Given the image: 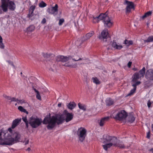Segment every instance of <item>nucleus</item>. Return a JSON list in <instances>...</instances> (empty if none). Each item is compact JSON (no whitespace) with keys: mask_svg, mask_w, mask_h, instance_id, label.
Masks as SVG:
<instances>
[{"mask_svg":"<svg viewBox=\"0 0 153 153\" xmlns=\"http://www.w3.org/2000/svg\"><path fill=\"white\" fill-rule=\"evenodd\" d=\"M64 119V117L63 114L57 115L56 117L53 116L50 117L49 116L45 117L43 121L44 124H48L47 128L50 130L53 128L55 126L56 123L58 124H61Z\"/></svg>","mask_w":153,"mask_h":153,"instance_id":"obj_1","label":"nucleus"},{"mask_svg":"<svg viewBox=\"0 0 153 153\" xmlns=\"http://www.w3.org/2000/svg\"><path fill=\"white\" fill-rule=\"evenodd\" d=\"M145 68L144 67L142 69L140 70L139 72H136L132 76L133 79L132 80V86L134 88L131 90L130 93L128 95H130L132 94L135 92L137 88V85H140L141 82L140 81H138L139 79L143 77L145 73Z\"/></svg>","mask_w":153,"mask_h":153,"instance_id":"obj_2","label":"nucleus"},{"mask_svg":"<svg viewBox=\"0 0 153 153\" xmlns=\"http://www.w3.org/2000/svg\"><path fill=\"white\" fill-rule=\"evenodd\" d=\"M100 20H102L105 27H109L112 26L113 22L108 16L107 12L101 13L98 16L93 17V22L94 23H98Z\"/></svg>","mask_w":153,"mask_h":153,"instance_id":"obj_3","label":"nucleus"},{"mask_svg":"<svg viewBox=\"0 0 153 153\" xmlns=\"http://www.w3.org/2000/svg\"><path fill=\"white\" fill-rule=\"evenodd\" d=\"M6 134V131L1 130L0 132V145H11L15 143L12 136Z\"/></svg>","mask_w":153,"mask_h":153,"instance_id":"obj_4","label":"nucleus"},{"mask_svg":"<svg viewBox=\"0 0 153 153\" xmlns=\"http://www.w3.org/2000/svg\"><path fill=\"white\" fill-rule=\"evenodd\" d=\"M87 130L84 127H81L78 128L77 131L78 140L83 142L85 140L87 135Z\"/></svg>","mask_w":153,"mask_h":153,"instance_id":"obj_5","label":"nucleus"},{"mask_svg":"<svg viewBox=\"0 0 153 153\" xmlns=\"http://www.w3.org/2000/svg\"><path fill=\"white\" fill-rule=\"evenodd\" d=\"M103 143H109L112 146H116L118 140L115 137L110 136L108 135H105L103 137Z\"/></svg>","mask_w":153,"mask_h":153,"instance_id":"obj_6","label":"nucleus"},{"mask_svg":"<svg viewBox=\"0 0 153 153\" xmlns=\"http://www.w3.org/2000/svg\"><path fill=\"white\" fill-rule=\"evenodd\" d=\"M42 120L37 117L32 116L30 118L29 123L33 128H35L40 125L42 123Z\"/></svg>","mask_w":153,"mask_h":153,"instance_id":"obj_7","label":"nucleus"},{"mask_svg":"<svg viewBox=\"0 0 153 153\" xmlns=\"http://www.w3.org/2000/svg\"><path fill=\"white\" fill-rule=\"evenodd\" d=\"M127 116L126 112L124 110H122L119 112L114 118L119 120H122L125 119Z\"/></svg>","mask_w":153,"mask_h":153,"instance_id":"obj_8","label":"nucleus"},{"mask_svg":"<svg viewBox=\"0 0 153 153\" xmlns=\"http://www.w3.org/2000/svg\"><path fill=\"white\" fill-rule=\"evenodd\" d=\"M48 7L47 10V12L50 14H53V15H56L57 14L58 11V5L56 4L54 7L51 6Z\"/></svg>","mask_w":153,"mask_h":153,"instance_id":"obj_9","label":"nucleus"},{"mask_svg":"<svg viewBox=\"0 0 153 153\" xmlns=\"http://www.w3.org/2000/svg\"><path fill=\"white\" fill-rule=\"evenodd\" d=\"M72 59L70 56H58L56 57V60L58 62L61 61L62 62H66Z\"/></svg>","mask_w":153,"mask_h":153,"instance_id":"obj_10","label":"nucleus"},{"mask_svg":"<svg viewBox=\"0 0 153 153\" xmlns=\"http://www.w3.org/2000/svg\"><path fill=\"white\" fill-rule=\"evenodd\" d=\"M7 6V10L5 11L4 10H3L4 12H7L8 10V8L11 11L14 10L16 8V5L14 2L12 1H10L6 4Z\"/></svg>","mask_w":153,"mask_h":153,"instance_id":"obj_11","label":"nucleus"},{"mask_svg":"<svg viewBox=\"0 0 153 153\" xmlns=\"http://www.w3.org/2000/svg\"><path fill=\"white\" fill-rule=\"evenodd\" d=\"M124 4L127 5L126 10L127 12H130L131 9L134 8V4L132 2L125 0L124 2Z\"/></svg>","mask_w":153,"mask_h":153,"instance_id":"obj_12","label":"nucleus"},{"mask_svg":"<svg viewBox=\"0 0 153 153\" xmlns=\"http://www.w3.org/2000/svg\"><path fill=\"white\" fill-rule=\"evenodd\" d=\"M63 114L65 115V120L66 122H68L71 121L73 118V114L72 113L68 112V111L66 110L64 111Z\"/></svg>","mask_w":153,"mask_h":153,"instance_id":"obj_13","label":"nucleus"},{"mask_svg":"<svg viewBox=\"0 0 153 153\" xmlns=\"http://www.w3.org/2000/svg\"><path fill=\"white\" fill-rule=\"evenodd\" d=\"M109 35L107 29L104 30L101 33V35L99 36V38L102 39H107L109 37Z\"/></svg>","mask_w":153,"mask_h":153,"instance_id":"obj_14","label":"nucleus"},{"mask_svg":"<svg viewBox=\"0 0 153 153\" xmlns=\"http://www.w3.org/2000/svg\"><path fill=\"white\" fill-rule=\"evenodd\" d=\"M146 77L149 80H153V70L149 69L147 71L146 74Z\"/></svg>","mask_w":153,"mask_h":153,"instance_id":"obj_15","label":"nucleus"},{"mask_svg":"<svg viewBox=\"0 0 153 153\" xmlns=\"http://www.w3.org/2000/svg\"><path fill=\"white\" fill-rule=\"evenodd\" d=\"M111 46L112 49L113 48L115 50H120L123 48V46L121 44L117 43L114 41L112 42Z\"/></svg>","mask_w":153,"mask_h":153,"instance_id":"obj_16","label":"nucleus"},{"mask_svg":"<svg viewBox=\"0 0 153 153\" xmlns=\"http://www.w3.org/2000/svg\"><path fill=\"white\" fill-rule=\"evenodd\" d=\"M75 59V58H73L72 60L74 61H77L80 60L82 61V62L80 64H84L87 63V62L88 60V59H85L83 58H81L78 56L77 57H76Z\"/></svg>","mask_w":153,"mask_h":153,"instance_id":"obj_17","label":"nucleus"},{"mask_svg":"<svg viewBox=\"0 0 153 153\" xmlns=\"http://www.w3.org/2000/svg\"><path fill=\"white\" fill-rule=\"evenodd\" d=\"M9 1V0H1V7L3 10H4L5 11L7 10V6L6 4Z\"/></svg>","mask_w":153,"mask_h":153,"instance_id":"obj_18","label":"nucleus"},{"mask_svg":"<svg viewBox=\"0 0 153 153\" xmlns=\"http://www.w3.org/2000/svg\"><path fill=\"white\" fill-rule=\"evenodd\" d=\"M109 118V117H106L102 118L99 123L100 126H103L104 124L108 120Z\"/></svg>","mask_w":153,"mask_h":153,"instance_id":"obj_19","label":"nucleus"},{"mask_svg":"<svg viewBox=\"0 0 153 153\" xmlns=\"http://www.w3.org/2000/svg\"><path fill=\"white\" fill-rule=\"evenodd\" d=\"M12 137L13 138L14 137V140L15 143L19 142L20 138V135L19 134L15 132L12 135Z\"/></svg>","mask_w":153,"mask_h":153,"instance_id":"obj_20","label":"nucleus"},{"mask_svg":"<svg viewBox=\"0 0 153 153\" xmlns=\"http://www.w3.org/2000/svg\"><path fill=\"white\" fill-rule=\"evenodd\" d=\"M21 119H16L13 121L12 125V128L13 129L17 125L18 123L21 121Z\"/></svg>","mask_w":153,"mask_h":153,"instance_id":"obj_21","label":"nucleus"},{"mask_svg":"<svg viewBox=\"0 0 153 153\" xmlns=\"http://www.w3.org/2000/svg\"><path fill=\"white\" fill-rule=\"evenodd\" d=\"M67 106L69 109L72 110L76 107V104L74 102H71L68 104Z\"/></svg>","mask_w":153,"mask_h":153,"instance_id":"obj_22","label":"nucleus"},{"mask_svg":"<svg viewBox=\"0 0 153 153\" xmlns=\"http://www.w3.org/2000/svg\"><path fill=\"white\" fill-rule=\"evenodd\" d=\"M116 146L119 147L120 148H128V146H125L122 142H120L118 140V142L117 143V145Z\"/></svg>","mask_w":153,"mask_h":153,"instance_id":"obj_23","label":"nucleus"},{"mask_svg":"<svg viewBox=\"0 0 153 153\" xmlns=\"http://www.w3.org/2000/svg\"><path fill=\"white\" fill-rule=\"evenodd\" d=\"M94 34L93 31H91L86 34L85 36V40H87L90 39Z\"/></svg>","mask_w":153,"mask_h":153,"instance_id":"obj_24","label":"nucleus"},{"mask_svg":"<svg viewBox=\"0 0 153 153\" xmlns=\"http://www.w3.org/2000/svg\"><path fill=\"white\" fill-rule=\"evenodd\" d=\"M33 90L36 93V98L39 100H41V96L39 92L36 89L34 88H33Z\"/></svg>","mask_w":153,"mask_h":153,"instance_id":"obj_25","label":"nucleus"},{"mask_svg":"<svg viewBox=\"0 0 153 153\" xmlns=\"http://www.w3.org/2000/svg\"><path fill=\"white\" fill-rule=\"evenodd\" d=\"M152 12L151 11H149L145 13L144 15H143V16L140 17V19H143L146 18L149 16L151 15L152 14Z\"/></svg>","mask_w":153,"mask_h":153,"instance_id":"obj_26","label":"nucleus"},{"mask_svg":"<svg viewBox=\"0 0 153 153\" xmlns=\"http://www.w3.org/2000/svg\"><path fill=\"white\" fill-rule=\"evenodd\" d=\"M105 144L102 145L103 149L105 151H107L108 148H110L111 146V144H109V143H105Z\"/></svg>","mask_w":153,"mask_h":153,"instance_id":"obj_27","label":"nucleus"},{"mask_svg":"<svg viewBox=\"0 0 153 153\" xmlns=\"http://www.w3.org/2000/svg\"><path fill=\"white\" fill-rule=\"evenodd\" d=\"M106 102L108 105H111L114 103L113 101L110 98L107 99L106 100Z\"/></svg>","mask_w":153,"mask_h":153,"instance_id":"obj_28","label":"nucleus"},{"mask_svg":"<svg viewBox=\"0 0 153 153\" xmlns=\"http://www.w3.org/2000/svg\"><path fill=\"white\" fill-rule=\"evenodd\" d=\"M78 106L80 109L82 110L83 111H85L86 110V106L84 104L79 103L78 104Z\"/></svg>","mask_w":153,"mask_h":153,"instance_id":"obj_29","label":"nucleus"},{"mask_svg":"<svg viewBox=\"0 0 153 153\" xmlns=\"http://www.w3.org/2000/svg\"><path fill=\"white\" fill-rule=\"evenodd\" d=\"M12 128L11 127V128H10L8 129V131H9V132L6 131H4L3 129H2L4 131H6L7 134H7L6 135L12 136V135L13 134V131H12Z\"/></svg>","mask_w":153,"mask_h":153,"instance_id":"obj_30","label":"nucleus"},{"mask_svg":"<svg viewBox=\"0 0 153 153\" xmlns=\"http://www.w3.org/2000/svg\"><path fill=\"white\" fill-rule=\"evenodd\" d=\"M92 79L93 82L96 84H99L100 83V82L96 77H93Z\"/></svg>","mask_w":153,"mask_h":153,"instance_id":"obj_31","label":"nucleus"},{"mask_svg":"<svg viewBox=\"0 0 153 153\" xmlns=\"http://www.w3.org/2000/svg\"><path fill=\"white\" fill-rule=\"evenodd\" d=\"M133 42L131 40H125L124 42V44L126 45L127 46H129L130 45L133 44Z\"/></svg>","mask_w":153,"mask_h":153,"instance_id":"obj_32","label":"nucleus"},{"mask_svg":"<svg viewBox=\"0 0 153 153\" xmlns=\"http://www.w3.org/2000/svg\"><path fill=\"white\" fill-rule=\"evenodd\" d=\"M18 109L21 112L25 113L27 114H28V111H27L22 106H19L18 108Z\"/></svg>","mask_w":153,"mask_h":153,"instance_id":"obj_33","label":"nucleus"},{"mask_svg":"<svg viewBox=\"0 0 153 153\" xmlns=\"http://www.w3.org/2000/svg\"><path fill=\"white\" fill-rule=\"evenodd\" d=\"M135 120L134 117L132 115H129L128 117V121L131 123H133Z\"/></svg>","mask_w":153,"mask_h":153,"instance_id":"obj_34","label":"nucleus"},{"mask_svg":"<svg viewBox=\"0 0 153 153\" xmlns=\"http://www.w3.org/2000/svg\"><path fill=\"white\" fill-rule=\"evenodd\" d=\"M64 65L65 66L70 67L71 68H76L77 67V64L76 63L72 64V65H70L68 63H65Z\"/></svg>","mask_w":153,"mask_h":153,"instance_id":"obj_35","label":"nucleus"},{"mask_svg":"<svg viewBox=\"0 0 153 153\" xmlns=\"http://www.w3.org/2000/svg\"><path fill=\"white\" fill-rule=\"evenodd\" d=\"M4 46L3 43V39L2 37L0 35V48L1 49H4Z\"/></svg>","mask_w":153,"mask_h":153,"instance_id":"obj_36","label":"nucleus"},{"mask_svg":"<svg viewBox=\"0 0 153 153\" xmlns=\"http://www.w3.org/2000/svg\"><path fill=\"white\" fill-rule=\"evenodd\" d=\"M153 41V39L152 36H149L146 40H144V42L146 43L151 42Z\"/></svg>","mask_w":153,"mask_h":153,"instance_id":"obj_37","label":"nucleus"},{"mask_svg":"<svg viewBox=\"0 0 153 153\" xmlns=\"http://www.w3.org/2000/svg\"><path fill=\"white\" fill-rule=\"evenodd\" d=\"M39 7L41 8H43L47 6V4L43 1H42L39 4Z\"/></svg>","mask_w":153,"mask_h":153,"instance_id":"obj_38","label":"nucleus"},{"mask_svg":"<svg viewBox=\"0 0 153 153\" xmlns=\"http://www.w3.org/2000/svg\"><path fill=\"white\" fill-rule=\"evenodd\" d=\"M35 28V27L33 25H30L27 28V30L29 32H32L34 30Z\"/></svg>","mask_w":153,"mask_h":153,"instance_id":"obj_39","label":"nucleus"},{"mask_svg":"<svg viewBox=\"0 0 153 153\" xmlns=\"http://www.w3.org/2000/svg\"><path fill=\"white\" fill-rule=\"evenodd\" d=\"M7 62H8V63L9 65H10L12 66L13 68L14 69H16V67L14 65L13 62L10 61H7Z\"/></svg>","mask_w":153,"mask_h":153,"instance_id":"obj_40","label":"nucleus"},{"mask_svg":"<svg viewBox=\"0 0 153 153\" xmlns=\"http://www.w3.org/2000/svg\"><path fill=\"white\" fill-rule=\"evenodd\" d=\"M17 103L19 104H22L25 103V101L23 99L21 100H19L18 99Z\"/></svg>","mask_w":153,"mask_h":153,"instance_id":"obj_41","label":"nucleus"},{"mask_svg":"<svg viewBox=\"0 0 153 153\" xmlns=\"http://www.w3.org/2000/svg\"><path fill=\"white\" fill-rule=\"evenodd\" d=\"M64 22V19H61L59 20V25H61Z\"/></svg>","mask_w":153,"mask_h":153,"instance_id":"obj_42","label":"nucleus"},{"mask_svg":"<svg viewBox=\"0 0 153 153\" xmlns=\"http://www.w3.org/2000/svg\"><path fill=\"white\" fill-rule=\"evenodd\" d=\"M18 99L15 97L11 98V101H15L17 102Z\"/></svg>","mask_w":153,"mask_h":153,"instance_id":"obj_43","label":"nucleus"},{"mask_svg":"<svg viewBox=\"0 0 153 153\" xmlns=\"http://www.w3.org/2000/svg\"><path fill=\"white\" fill-rule=\"evenodd\" d=\"M22 119L25 123L28 122L26 116L23 117Z\"/></svg>","mask_w":153,"mask_h":153,"instance_id":"obj_44","label":"nucleus"},{"mask_svg":"<svg viewBox=\"0 0 153 153\" xmlns=\"http://www.w3.org/2000/svg\"><path fill=\"white\" fill-rule=\"evenodd\" d=\"M35 6H31L30 7V10H32V13H33V11H34V10H35Z\"/></svg>","mask_w":153,"mask_h":153,"instance_id":"obj_45","label":"nucleus"},{"mask_svg":"<svg viewBox=\"0 0 153 153\" xmlns=\"http://www.w3.org/2000/svg\"><path fill=\"white\" fill-rule=\"evenodd\" d=\"M151 105V103L150 101L149 100L147 102V105L148 107L149 108L150 107Z\"/></svg>","mask_w":153,"mask_h":153,"instance_id":"obj_46","label":"nucleus"},{"mask_svg":"<svg viewBox=\"0 0 153 153\" xmlns=\"http://www.w3.org/2000/svg\"><path fill=\"white\" fill-rule=\"evenodd\" d=\"M46 22V19L45 18L43 19L42 21L41 22V23L42 24H45Z\"/></svg>","mask_w":153,"mask_h":153,"instance_id":"obj_47","label":"nucleus"},{"mask_svg":"<svg viewBox=\"0 0 153 153\" xmlns=\"http://www.w3.org/2000/svg\"><path fill=\"white\" fill-rule=\"evenodd\" d=\"M132 64V62H129L128 63V66L129 68H130Z\"/></svg>","mask_w":153,"mask_h":153,"instance_id":"obj_48","label":"nucleus"},{"mask_svg":"<svg viewBox=\"0 0 153 153\" xmlns=\"http://www.w3.org/2000/svg\"><path fill=\"white\" fill-rule=\"evenodd\" d=\"M147 137L148 138H149L150 137V132L149 131L147 133Z\"/></svg>","mask_w":153,"mask_h":153,"instance_id":"obj_49","label":"nucleus"},{"mask_svg":"<svg viewBox=\"0 0 153 153\" xmlns=\"http://www.w3.org/2000/svg\"><path fill=\"white\" fill-rule=\"evenodd\" d=\"M5 98L8 100H11V98L10 97L7 96L5 97Z\"/></svg>","mask_w":153,"mask_h":153,"instance_id":"obj_50","label":"nucleus"},{"mask_svg":"<svg viewBox=\"0 0 153 153\" xmlns=\"http://www.w3.org/2000/svg\"><path fill=\"white\" fill-rule=\"evenodd\" d=\"M3 9L1 7V6L0 7V14H2L3 13Z\"/></svg>","mask_w":153,"mask_h":153,"instance_id":"obj_51","label":"nucleus"},{"mask_svg":"<svg viewBox=\"0 0 153 153\" xmlns=\"http://www.w3.org/2000/svg\"><path fill=\"white\" fill-rule=\"evenodd\" d=\"M24 143H25V145L27 144H28V143H29V140H27L26 141H25L24 142Z\"/></svg>","mask_w":153,"mask_h":153,"instance_id":"obj_52","label":"nucleus"},{"mask_svg":"<svg viewBox=\"0 0 153 153\" xmlns=\"http://www.w3.org/2000/svg\"><path fill=\"white\" fill-rule=\"evenodd\" d=\"M61 105H62V104L61 103H59L58 104V106L59 107H61Z\"/></svg>","mask_w":153,"mask_h":153,"instance_id":"obj_53","label":"nucleus"},{"mask_svg":"<svg viewBox=\"0 0 153 153\" xmlns=\"http://www.w3.org/2000/svg\"><path fill=\"white\" fill-rule=\"evenodd\" d=\"M25 124L27 128L28 127V122L25 123Z\"/></svg>","mask_w":153,"mask_h":153,"instance_id":"obj_54","label":"nucleus"},{"mask_svg":"<svg viewBox=\"0 0 153 153\" xmlns=\"http://www.w3.org/2000/svg\"><path fill=\"white\" fill-rule=\"evenodd\" d=\"M149 151H152L153 153V149H151L149 150Z\"/></svg>","mask_w":153,"mask_h":153,"instance_id":"obj_55","label":"nucleus"},{"mask_svg":"<svg viewBox=\"0 0 153 153\" xmlns=\"http://www.w3.org/2000/svg\"><path fill=\"white\" fill-rule=\"evenodd\" d=\"M152 131L153 132V124L152 125Z\"/></svg>","mask_w":153,"mask_h":153,"instance_id":"obj_56","label":"nucleus"},{"mask_svg":"<svg viewBox=\"0 0 153 153\" xmlns=\"http://www.w3.org/2000/svg\"><path fill=\"white\" fill-rule=\"evenodd\" d=\"M30 148H28L27 149V150L28 151H30Z\"/></svg>","mask_w":153,"mask_h":153,"instance_id":"obj_57","label":"nucleus"},{"mask_svg":"<svg viewBox=\"0 0 153 153\" xmlns=\"http://www.w3.org/2000/svg\"><path fill=\"white\" fill-rule=\"evenodd\" d=\"M15 105H17V103H16V104H15Z\"/></svg>","mask_w":153,"mask_h":153,"instance_id":"obj_58","label":"nucleus"},{"mask_svg":"<svg viewBox=\"0 0 153 153\" xmlns=\"http://www.w3.org/2000/svg\"><path fill=\"white\" fill-rule=\"evenodd\" d=\"M77 42H76V43L77 44Z\"/></svg>","mask_w":153,"mask_h":153,"instance_id":"obj_59","label":"nucleus"},{"mask_svg":"<svg viewBox=\"0 0 153 153\" xmlns=\"http://www.w3.org/2000/svg\"><path fill=\"white\" fill-rule=\"evenodd\" d=\"M21 74H22V72H21Z\"/></svg>","mask_w":153,"mask_h":153,"instance_id":"obj_60","label":"nucleus"},{"mask_svg":"<svg viewBox=\"0 0 153 153\" xmlns=\"http://www.w3.org/2000/svg\"><path fill=\"white\" fill-rule=\"evenodd\" d=\"M1 130H0V132L1 131Z\"/></svg>","mask_w":153,"mask_h":153,"instance_id":"obj_61","label":"nucleus"}]
</instances>
